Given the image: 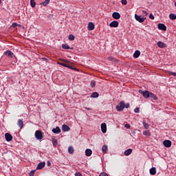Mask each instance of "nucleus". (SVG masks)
Returning <instances> with one entry per match:
<instances>
[{"label": "nucleus", "mask_w": 176, "mask_h": 176, "mask_svg": "<svg viewBox=\"0 0 176 176\" xmlns=\"http://www.w3.org/2000/svg\"><path fill=\"white\" fill-rule=\"evenodd\" d=\"M125 108H130V104L129 103H126L125 104Z\"/></svg>", "instance_id": "47"}, {"label": "nucleus", "mask_w": 176, "mask_h": 176, "mask_svg": "<svg viewBox=\"0 0 176 176\" xmlns=\"http://www.w3.org/2000/svg\"><path fill=\"white\" fill-rule=\"evenodd\" d=\"M98 96H100V94H98V92H93L91 95V98H98Z\"/></svg>", "instance_id": "24"}, {"label": "nucleus", "mask_w": 176, "mask_h": 176, "mask_svg": "<svg viewBox=\"0 0 176 176\" xmlns=\"http://www.w3.org/2000/svg\"><path fill=\"white\" fill-rule=\"evenodd\" d=\"M143 135H146V137H151V132L149 131H143Z\"/></svg>", "instance_id": "27"}, {"label": "nucleus", "mask_w": 176, "mask_h": 176, "mask_svg": "<svg viewBox=\"0 0 176 176\" xmlns=\"http://www.w3.org/2000/svg\"><path fill=\"white\" fill-rule=\"evenodd\" d=\"M30 5L32 8L36 6V3L35 2V0H30Z\"/></svg>", "instance_id": "28"}, {"label": "nucleus", "mask_w": 176, "mask_h": 176, "mask_svg": "<svg viewBox=\"0 0 176 176\" xmlns=\"http://www.w3.org/2000/svg\"><path fill=\"white\" fill-rule=\"evenodd\" d=\"M140 55H141V52H140L139 50H136L133 54V57L134 58H138V57H140Z\"/></svg>", "instance_id": "21"}, {"label": "nucleus", "mask_w": 176, "mask_h": 176, "mask_svg": "<svg viewBox=\"0 0 176 176\" xmlns=\"http://www.w3.org/2000/svg\"><path fill=\"white\" fill-rule=\"evenodd\" d=\"M102 151L103 153H107V152H108V146L107 145H103Z\"/></svg>", "instance_id": "25"}, {"label": "nucleus", "mask_w": 176, "mask_h": 176, "mask_svg": "<svg viewBox=\"0 0 176 176\" xmlns=\"http://www.w3.org/2000/svg\"><path fill=\"white\" fill-rule=\"evenodd\" d=\"M169 19H170V20H176V15L174 13H171L169 14Z\"/></svg>", "instance_id": "26"}, {"label": "nucleus", "mask_w": 176, "mask_h": 176, "mask_svg": "<svg viewBox=\"0 0 176 176\" xmlns=\"http://www.w3.org/2000/svg\"><path fill=\"white\" fill-rule=\"evenodd\" d=\"M125 127H126V129H130V127H131L130 124H126Z\"/></svg>", "instance_id": "44"}, {"label": "nucleus", "mask_w": 176, "mask_h": 176, "mask_svg": "<svg viewBox=\"0 0 176 176\" xmlns=\"http://www.w3.org/2000/svg\"><path fill=\"white\" fill-rule=\"evenodd\" d=\"M60 61L63 63L62 67H65V68H71V65L67 63H69V60H68L67 59H60Z\"/></svg>", "instance_id": "5"}, {"label": "nucleus", "mask_w": 176, "mask_h": 176, "mask_svg": "<svg viewBox=\"0 0 176 176\" xmlns=\"http://www.w3.org/2000/svg\"><path fill=\"white\" fill-rule=\"evenodd\" d=\"M92 153H93V151H91V149L87 148L85 150L86 156H91Z\"/></svg>", "instance_id": "20"}, {"label": "nucleus", "mask_w": 176, "mask_h": 176, "mask_svg": "<svg viewBox=\"0 0 176 176\" xmlns=\"http://www.w3.org/2000/svg\"><path fill=\"white\" fill-rule=\"evenodd\" d=\"M175 8H176V1H175Z\"/></svg>", "instance_id": "52"}, {"label": "nucleus", "mask_w": 176, "mask_h": 176, "mask_svg": "<svg viewBox=\"0 0 176 176\" xmlns=\"http://www.w3.org/2000/svg\"><path fill=\"white\" fill-rule=\"evenodd\" d=\"M150 174L151 175H155L156 174V168L153 167L150 169Z\"/></svg>", "instance_id": "23"}, {"label": "nucleus", "mask_w": 176, "mask_h": 176, "mask_svg": "<svg viewBox=\"0 0 176 176\" xmlns=\"http://www.w3.org/2000/svg\"><path fill=\"white\" fill-rule=\"evenodd\" d=\"M158 28L160 30H162V31H166L167 30V27L164 23H159L158 24Z\"/></svg>", "instance_id": "10"}, {"label": "nucleus", "mask_w": 176, "mask_h": 176, "mask_svg": "<svg viewBox=\"0 0 176 176\" xmlns=\"http://www.w3.org/2000/svg\"><path fill=\"white\" fill-rule=\"evenodd\" d=\"M112 17L113 19H115V20H119V19H120V14L115 12L112 14Z\"/></svg>", "instance_id": "9"}, {"label": "nucleus", "mask_w": 176, "mask_h": 176, "mask_svg": "<svg viewBox=\"0 0 176 176\" xmlns=\"http://www.w3.org/2000/svg\"><path fill=\"white\" fill-rule=\"evenodd\" d=\"M45 164H46V163H45V162L38 163L36 166V170H42V168H43V167H45Z\"/></svg>", "instance_id": "12"}, {"label": "nucleus", "mask_w": 176, "mask_h": 176, "mask_svg": "<svg viewBox=\"0 0 176 176\" xmlns=\"http://www.w3.org/2000/svg\"><path fill=\"white\" fill-rule=\"evenodd\" d=\"M121 3L123 5H127V0H121Z\"/></svg>", "instance_id": "39"}, {"label": "nucleus", "mask_w": 176, "mask_h": 176, "mask_svg": "<svg viewBox=\"0 0 176 176\" xmlns=\"http://www.w3.org/2000/svg\"><path fill=\"white\" fill-rule=\"evenodd\" d=\"M168 74L170 75H173V76H176V73L174 72H168Z\"/></svg>", "instance_id": "40"}, {"label": "nucleus", "mask_w": 176, "mask_h": 176, "mask_svg": "<svg viewBox=\"0 0 176 176\" xmlns=\"http://www.w3.org/2000/svg\"><path fill=\"white\" fill-rule=\"evenodd\" d=\"M17 124L19 127H20L21 130L24 127V123L23 122V120H19Z\"/></svg>", "instance_id": "19"}, {"label": "nucleus", "mask_w": 176, "mask_h": 176, "mask_svg": "<svg viewBox=\"0 0 176 176\" xmlns=\"http://www.w3.org/2000/svg\"><path fill=\"white\" fill-rule=\"evenodd\" d=\"M157 46H158V47H160L161 49H163L164 47H166V45L164 44V43H163L162 41L157 42Z\"/></svg>", "instance_id": "17"}, {"label": "nucleus", "mask_w": 176, "mask_h": 176, "mask_svg": "<svg viewBox=\"0 0 176 176\" xmlns=\"http://www.w3.org/2000/svg\"><path fill=\"white\" fill-rule=\"evenodd\" d=\"M101 130H102V133H107V124L105 123L101 124Z\"/></svg>", "instance_id": "16"}, {"label": "nucleus", "mask_w": 176, "mask_h": 176, "mask_svg": "<svg viewBox=\"0 0 176 176\" xmlns=\"http://www.w3.org/2000/svg\"><path fill=\"white\" fill-rule=\"evenodd\" d=\"M143 126H144V129H149V124L148 123H146V122H143Z\"/></svg>", "instance_id": "32"}, {"label": "nucleus", "mask_w": 176, "mask_h": 176, "mask_svg": "<svg viewBox=\"0 0 176 176\" xmlns=\"http://www.w3.org/2000/svg\"><path fill=\"white\" fill-rule=\"evenodd\" d=\"M34 174H35V170H31L30 173V176H34Z\"/></svg>", "instance_id": "41"}, {"label": "nucleus", "mask_w": 176, "mask_h": 176, "mask_svg": "<svg viewBox=\"0 0 176 176\" xmlns=\"http://www.w3.org/2000/svg\"><path fill=\"white\" fill-rule=\"evenodd\" d=\"M5 54L6 56H8V57H10L11 58H13V57L14 56V54H13V52H12L10 50L6 52Z\"/></svg>", "instance_id": "14"}, {"label": "nucleus", "mask_w": 176, "mask_h": 176, "mask_svg": "<svg viewBox=\"0 0 176 176\" xmlns=\"http://www.w3.org/2000/svg\"><path fill=\"white\" fill-rule=\"evenodd\" d=\"M125 108L124 101H121L118 105L116 106V109L118 112H121Z\"/></svg>", "instance_id": "2"}, {"label": "nucleus", "mask_w": 176, "mask_h": 176, "mask_svg": "<svg viewBox=\"0 0 176 176\" xmlns=\"http://www.w3.org/2000/svg\"><path fill=\"white\" fill-rule=\"evenodd\" d=\"M139 93L140 94L143 95V97H144V98H149L150 96H151V92L148 91H142V90H139Z\"/></svg>", "instance_id": "4"}, {"label": "nucleus", "mask_w": 176, "mask_h": 176, "mask_svg": "<svg viewBox=\"0 0 176 176\" xmlns=\"http://www.w3.org/2000/svg\"><path fill=\"white\" fill-rule=\"evenodd\" d=\"M62 130L63 131H69V130H71V128H69L67 124H63L62 126Z\"/></svg>", "instance_id": "18"}, {"label": "nucleus", "mask_w": 176, "mask_h": 176, "mask_svg": "<svg viewBox=\"0 0 176 176\" xmlns=\"http://www.w3.org/2000/svg\"><path fill=\"white\" fill-rule=\"evenodd\" d=\"M108 59L110 60V61H113L114 58L112 56H109Z\"/></svg>", "instance_id": "45"}, {"label": "nucleus", "mask_w": 176, "mask_h": 176, "mask_svg": "<svg viewBox=\"0 0 176 176\" xmlns=\"http://www.w3.org/2000/svg\"><path fill=\"white\" fill-rule=\"evenodd\" d=\"M52 144H53L54 146H56L57 145V144H58L57 140L53 139L52 140Z\"/></svg>", "instance_id": "34"}, {"label": "nucleus", "mask_w": 176, "mask_h": 176, "mask_svg": "<svg viewBox=\"0 0 176 176\" xmlns=\"http://www.w3.org/2000/svg\"><path fill=\"white\" fill-rule=\"evenodd\" d=\"M148 17L151 20H155V16H153V14H150Z\"/></svg>", "instance_id": "38"}, {"label": "nucleus", "mask_w": 176, "mask_h": 176, "mask_svg": "<svg viewBox=\"0 0 176 176\" xmlns=\"http://www.w3.org/2000/svg\"><path fill=\"white\" fill-rule=\"evenodd\" d=\"M150 98H151L152 100H154V101L157 100V96H156V95H155L153 93L150 92Z\"/></svg>", "instance_id": "22"}, {"label": "nucleus", "mask_w": 176, "mask_h": 176, "mask_svg": "<svg viewBox=\"0 0 176 176\" xmlns=\"http://www.w3.org/2000/svg\"><path fill=\"white\" fill-rule=\"evenodd\" d=\"M62 47L63 49H65V50L70 49L69 45H68V44H63Z\"/></svg>", "instance_id": "31"}, {"label": "nucleus", "mask_w": 176, "mask_h": 176, "mask_svg": "<svg viewBox=\"0 0 176 176\" xmlns=\"http://www.w3.org/2000/svg\"><path fill=\"white\" fill-rule=\"evenodd\" d=\"M109 27H111L113 28H116L119 27V22L118 21H113L109 24Z\"/></svg>", "instance_id": "7"}, {"label": "nucleus", "mask_w": 176, "mask_h": 176, "mask_svg": "<svg viewBox=\"0 0 176 176\" xmlns=\"http://www.w3.org/2000/svg\"><path fill=\"white\" fill-rule=\"evenodd\" d=\"M94 28H95L94 23L93 22H89L88 23V30L93 31V30H94Z\"/></svg>", "instance_id": "13"}, {"label": "nucleus", "mask_w": 176, "mask_h": 176, "mask_svg": "<svg viewBox=\"0 0 176 176\" xmlns=\"http://www.w3.org/2000/svg\"><path fill=\"white\" fill-rule=\"evenodd\" d=\"M85 109H87V111H91V108L84 107Z\"/></svg>", "instance_id": "49"}, {"label": "nucleus", "mask_w": 176, "mask_h": 176, "mask_svg": "<svg viewBox=\"0 0 176 176\" xmlns=\"http://www.w3.org/2000/svg\"><path fill=\"white\" fill-rule=\"evenodd\" d=\"M134 112L135 113H140V107H136L135 109H134Z\"/></svg>", "instance_id": "37"}, {"label": "nucleus", "mask_w": 176, "mask_h": 176, "mask_svg": "<svg viewBox=\"0 0 176 176\" xmlns=\"http://www.w3.org/2000/svg\"><path fill=\"white\" fill-rule=\"evenodd\" d=\"M75 176H82V174L80 173H76Z\"/></svg>", "instance_id": "46"}, {"label": "nucleus", "mask_w": 176, "mask_h": 176, "mask_svg": "<svg viewBox=\"0 0 176 176\" xmlns=\"http://www.w3.org/2000/svg\"><path fill=\"white\" fill-rule=\"evenodd\" d=\"M47 167H50V166H52V163L50 162V161H47Z\"/></svg>", "instance_id": "43"}, {"label": "nucleus", "mask_w": 176, "mask_h": 176, "mask_svg": "<svg viewBox=\"0 0 176 176\" xmlns=\"http://www.w3.org/2000/svg\"><path fill=\"white\" fill-rule=\"evenodd\" d=\"M52 133H54V134H60V133H61V129H60V126H56V128H53Z\"/></svg>", "instance_id": "8"}, {"label": "nucleus", "mask_w": 176, "mask_h": 176, "mask_svg": "<svg viewBox=\"0 0 176 176\" xmlns=\"http://www.w3.org/2000/svg\"><path fill=\"white\" fill-rule=\"evenodd\" d=\"M69 69H73L74 71H79V69H78L76 67H75V66H71V67H69Z\"/></svg>", "instance_id": "35"}, {"label": "nucleus", "mask_w": 176, "mask_h": 176, "mask_svg": "<svg viewBox=\"0 0 176 176\" xmlns=\"http://www.w3.org/2000/svg\"><path fill=\"white\" fill-rule=\"evenodd\" d=\"M91 87H96V81L92 80V81L91 82Z\"/></svg>", "instance_id": "36"}, {"label": "nucleus", "mask_w": 176, "mask_h": 176, "mask_svg": "<svg viewBox=\"0 0 176 176\" xmlns=\"http://www.w3.org/2000/svg\"><path fill=\"white\" fill-rule=\"evenodd\" d=\"M35 138H36V140H42V138H43V133H42V131L38 130L36 131L35 132Z\"/></svg>", "instance_id": "3"}, {"label": "nucleus", "mask_w": 176, "mask_h": 176, "mask_svg": "<svg viewBox=\"0 0 176 176\" xmlns=\"http://www.w3.org/2000/svg\"><path fill=\"white\" fill-rule=\"evenodd\" d=\"M14 25H17V23H13Z\"/></svg>", "instance_id": "53"}, {"label": "nucleus", "mask_w": 176, "mask_h": 176, "mask_svg": "<svg viewBox=\"0 0 176 176\" xmlns=\"http://www.w3.org/2000/svg\"><path fill=\"white\" fill-rule=\"evenodd\" d=\"M5 138H6V140L7 141V142H10V141H12V140H13V136H12L10 135V133H6L5 134Z\"/></svg>", "instance_id": "6"}, {"label": "nucleus", "mask_w": 176, "mask_h": 176, "mask_svg": "<svg viewBox=\"0 0 176 176\" xmlns=\"http://www.w3.org/2000/svg\"><path fill=\"white\" fill-rule=\"evenodd\" d=\"M49 2H50V0H45L43 3V5L44 6H46L47 5H49Z\"/></svg>", "instance_id": "33"}, {"label": "nucleus", "mask_w": 176, "mask_h": 176, "mask_svg": "<svg viewBox=\"0 0 176 176\" xmlns=\"http://www.w3.org/2000/svg\"><path fill=\"white\" fill-rule=\"evenodd\" d=\"M132 152H133V149H131V148H128L127 150H126V151H124V155L125 156H130V155H131Z\"/></svg>", "instance_id": "15"}, {"label": "nucleus", "mask_w": 176, "mask_h": 176, "mask_svg": "<svg viewBox=\"0 0 176 176\" xmlns=\"http://www.w3.org/2000/svg\"><path fill=\"white\" fill-rule=\"evenodd\" d=\"M58 64L59 65H62V67H63V65L64 64V62H63V63H62V62H58Z\"/></svg>", "instance_id": "50"}, {"label": "nucleus", "mask_w": 176, "mask_h": 176, "mask_svg": "<svg viewBox=\"0 0 176 176\" xmlns=\"http://www.w3.org/2000/svg\"><path fill=\"white\" fill-rule=\"evenodd\" d=\"M69 41H75V36L74 34L69 35Z\"/></svg>", "instance_id": "30"}, {"label": "nucleus", "mask_w": 176, "mask_h": 176, "mask_svg": "<svg viewBox=\"0 0 176 176\" xmlns=\"http://www.w3.org/2000/svg\"><path fill=\"white\" fill-rule=\"evenodd\" d=\"M135 19L136 21H138L139 23H144L145 20H146V18L144 16H140L137 14H135Z\"/></svg>", "instance_id": "1"}, {"label": "nucleus", "mask_w": 176, "mask_h": 176, "mask_svg": "<svg viewBox=\"0 0 176 176\" xmlns=\"http://www.w3.org/2000/svg\"><path fill=\"white\" fill-rule=\"evenodd\" d=\"M142 12L145 14V16H148V13L146 11H142Z\"/></svg>", "instance_id": "48"}, {"label": "nucleus", "mask_w": 176, "mask_h": 176, "mask_svg": "<svg viewBox=\"0 0 176 176\" xmlns=\"http://www.w3.org/2000/svg\"><path fill=\"white\" fill-rule=\"evenodd\" d=\"M163 144H164V146H166V148H170V146H171V141L168 140H164L163 142Z\"/></svg>", "instance_id": "11"}, {"label": "nucleus", "mask_w": 176, "mask_h": 176, "mask_svg": "<svg viewBox=\"0 0 176 176\" xmlns=\"http://www.w3.org/2000/svg\"><path fill=\"white\" fill-rule=\"evenodd\" d=\"M0 3H2V0H0Z\"/></svg>", "instance_id": "51"}, {"label": "nucleus", "mask_w": 176, "mask_h": 176, "mask_svg": "<svg viewBox=\"0 0 176 176\" xmlns=\"http://www.w3.org/2000/svg\"><path fill=\"white\" fill-rule=\"evenodd\" d=\"M68 153H70V154L74 153V147L69 146V148H68Z\"/></svg>", "instance_id": "29"}, {"label": "nucleus", "mask_w": 176, "mask_h": 176, "mask_svg": "<svg viewBox=\"0 0 176 176\" xmlns=\"http://www.w3.org/2000/svg\"><path fill=\"white\" fill-rule=\"evenodd\" d=\"M99 176H108V174L105 173H102L100 174Z\"/></svg>", "instance_id": "42"}]
</instances>
